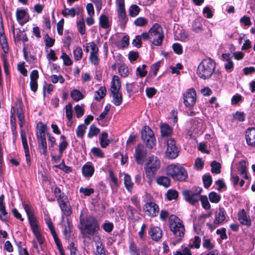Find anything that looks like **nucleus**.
<instances>
[{"instance_id": "nucleus-1", "label": "nucleus", "mask_w": 255, "mask_h": 255, "mask_svg": "<svg viewBox=\"0 0 255 255\" xmlns=\"http://www.w3.org/2000/svg\"><path fill=\"white\" fill-rule=\"evenodd\" d=\"M79 228L83 236L89 237L99 230L100 225L94 217L88 216L80 218Z\"/></svg>"}, {"instance_id": "nucleus-2", "label": "nucleus", "mask_w": 255, "mask_h": 255, "mask_svg": "<svg viewBox=\"0 0 255 255\" xmlns=\"http://www.w3.org/2000/svg\"><path fill=\"white\" fill-rule=\"evenodd\" d=\"M215 68V62L210 58H205L198 65L197 74L200 78L208 79L211 78Z\"/></svg>"}, {"instance_id": "nucleus-3", "label": "nucleus", "mask_w": 255, "mask_h": 255, "mask_svg": "<svg viewBox=\"0 0 255 255\" xmlns=\"http://www.w3.org/2000/svg\"><path fill=\"white\" fill-rule=\"evenodd\" d=\"M169 227L175 237H177V241L174 243L180 242L185 234V227L183 223L178 217L174 215L169 216L168 220Z\"/></svg>"}, {"instance_id": "nucleus-4", "label": "nucleus", "mask_w": 255, "mask_h": 255, "mask_svg": "<svg viewBox=\"0 0 255 255\" xmlns=\"http://www.w3.org/2000/svg\"><path fill=\"white\" fill-rule=\"evenodd\" d=\"M160 167V161L158 158L153 155L149 157L145 164L144 170L146 177L148 178V182L150 184Z\"/></svg>"}, {"instance_id": "nucleus-5", "label": "nucleus", "mask_w": 255, "mask_h": 255, "mask_svg": "<svg viewBox=\"0 0 255 255\" xmlns=\"http://www.w3.org/2000/svg\"><path fill=\"white\" fill-rule=\"evenodd\" d=\"M166 173L174 180L183 181L188 177L186 170L179 164H170L167 167Z\"/></svg>"}, {"instance_id": "nucleus-6", "label": "nucleus", "mask_w": 255, "mask_h": 255, "mask_svg": "<svg viewBox=\"0 0 255 255\" xmlns=\"http://www.w3.org/2000/svg\"><path fill=\"white\" fill-rule=\"evenodd\" d=\"M150 41L155 46L161 45L164 33L162 27L158 23H154L149 29Z\"/></svg>"}, {"instance_id": "nucleus-7", "label": "nucleus", "mask_w": 255, "mask_h": 255, "mask_svg": "<svg viewBox=\"0 0 255 255\" xmlns=\"http://www.w3.org/2000/svg\"><path fill=\"white\" fill-rule=\"evenodd\" d=\"M141 136L147 148H152L156 144V139L153 131L148 127L144 126L141 130Z\"/></svg>"}, {"instance_id": "nucleus-8", "label": "nucleus", "mask_w": 255, "mask_h": 255, "mask_svg": "<svg viewBox=\"0 0 255 255\" xmlns=\"http://www.w3.org/2000/svg\"><path fill=\"white\" fill-rule=\"evenodd\" d=\"M164 142L166 143V156L170 159L176 158L178 155L179 149L174 139L169 137L168 139H165Z\"/></svg>"}, {"instance_id": "nucleus-9", "label": "nucleus", "mask_w": 255, "mask_h": 255, "mask_svg": "<svg viewBox=\"0 0 255 255\" xmlns=\"http://www.w3.org/2000/svg\"><path fill=\"white\" fill-rule=\"evenodd\" d=\"M183 103L185 107L191 110L194 107L196 101V92L194 88L186 91L183 95Z\"/></svg>"}, {"instance_id": "nucleus-10", "label": "nucleus", "mask_w": 255, "mask_h": 255, "mask_svg": "<svg viewBox=\"0 0 255 255\" xmlns=\"http://www.w3.org/2000/svg\"><path fill=\"white\" fill-rule=\"evenodd\" d=\"M226 219V212L224 208H219L215 213V218L213 224L207 223V226L212 231L220 224H222Z\"/></svg>"}, {"instance_id": "nucleus-11", "label": "nucleus", "mask_w": 255, "mask_h": 255, "mask_svg": "<svg viewBox=\"0 0 255 255\" xmlns=\"http://www.w3.org/2000/svg\"><path fill=\"white\" fill-rule=\"evenodd\" d=\"M143 210L146 215L156 217L158 214L159 208L154 202H147L143 207Z\"/></svg>"}, {"instance_id": "nucleus-12", "label": "nucleus", "mask_w": 255, "mask_h": 255, "mask_svg": "<svg viewBox=\"0 0 255 255\" xmlns=\"http://www.w3.org/2000/svg\"><path fill=\"white\" fill-rule=\"evenodd\" d=\"M146 150L144 145L141 144H138L135 148V159L137 164H142L144 158L146 156Z\"/></svg>"}, {"instance_id": "nucleus-13", "label": "nucleus", "mask_w": 255, "mask_h": 255, "mask_svg": "<svg viewBox=\"0 0 255 255\" xmlns=\"http://www.w3.org/2000/svg\"><path fill=\"white\" fill-rule=\"evenodd\" d=\"M16 20L20 25L27 23L30 19L27 9H17L15 13Z\"/></svg>"}, {"instance_id": "nucleus-14", "label": "nucleus", "mask_w": 255, "mask_h": 255, "mask_svg": "<svg viewBox=\"0 0 255 255\" xmlns=\"http://www.w3.org/2000/svg\"><path fill=\"white\" fill-rule=\"evenodd\" d=\"M116 4L120 19L126 22L127 18L125 6V0H116Z\"/></svg>"}, {"instance_id": "nucleus-15", "label": "nucleus", "mask_w": 255, "mask_h": 255, "mask_svg": "<svg viewBox=\"0 0 255 255\" xmlns=\"http://www.w3.org/2000/svg\"><path fill=\"white\" fill-rule=\"evenodd\" d=\"M3 201L4 195L2 194L0 196V220L7 223L9 220V215L6 210Z\"/></svg>"}, {"instance_id": "nucleus-16", "label": "nucleus", "mask_w": 255, "mask_h": 255, "mask_svg": "<svg viewBox=\"0 0 255 255\" xmlns=\"http://www.w3.org/2000/svg\"><path fill=\"white\" fill-rule=\"evenodd\" d=\"M30 227L37 242L39 245H42L44 243L45 238L40 232L37 223L30 225Z\"/></svg>"}, {"instance_id": "nucleus-17", "label": "nucleus", "mask_w": 255, "mask_h": 255, "mask_svg": "<svg viewBox=\"0 0 255 255\" xmlns=\"http://www.w3.org/2000/svg\"><path fill=\"white\" fill-rule=\"evenodd\" d=\"M245 138L247 143L248 145L255 147V128H248L245 133Z\"/></svg>"}, {"instance_id": "nucleus-18", "label": "nucleus", "mask_w": 255, "mask_h": 255, "mask_svg": "<svg viewBox=\"0 0 255 255\" xmlns=\"http://www.w3.org/2000/svg\"><path fill=\"white\" fill-rule=\"evenodd\" d=\"M185 200L192 205H195L199 200V196L190 190H185L182 192Z\"/></svg>"}, {"instance_id": "nucleus-19", "label": "nucleus", "mask_w": 255, "mask_h": 255, "mask_svg": "<svg viewBox=\"0 0 255 255\" xmlns=\"http://www.w3.org/2000/svg\"><path fill=\"white\" fill-rule=\"evenodd\" d=\"M22 143L24 149V152L26 157L27 164L29 166L30 165V156L28 149V146L27 142L25 133L23 129H21L20 130Z\"/></svg>"}, {"instance_id": "nucleus-20", "label": "nucleus", "mask_w": 255, "mask_h": 255, "mask_svg": "<svg viewBox=\"0 0 255 255\" xmlns=\"http://www.w3.org/2000/svg\"><path fill=\"white\" fill-rule=\"evenodd\" d=\"M22 143L24 149V152L26 157L27 164L29 166L30 165V156L28 149V146L27 142L25 133L23 129H21L20 130Z\"/></svg>"}, {"instance_id": "nucleus-21", "label": "nucleus", "mask_w": 255, "mask_h": 255, "mask_svg": "<svg viewBox=\"0 0 255 255\" xmlns=\"http://www.w3.org/2000/svg\"><path fill=\"white\" fill-rule=\"evenodd\" d=\"M239 222L242 225L249 227L251 225V219L245 209L239 211L238 214Z\"/></svg>"}, {"instance_id": "nucleus-22", "label": "nucleus", "mask_w": 255, "mask_h": 255, "mask_svg": "<svg viewBox=\"0 0 255 255\" xmlns=\"http://www.w3.org/2000/svg\"><path fill=\"white\" fill-rule=\"evenodd\" d=\"M44 219L46 224L47 225L48 229H49L53 236L54 242L58 243V241H59L60 240L58 238L54 227L53 226V223L49 216L48 214L44 213Z\"/></svg>"}, {"instance_id": "nucleus-23", "label": "nucleus", "mask_w": 255, "mask_h": 255, "mask_svg": "<svg viewBox=\"0 0 255 255\" xmlns=\"http://www.w3.org/2000/svg\"><path fill=\"white\" fill-rule=\"evenodd\" d=\"M82 172L83 175L85 177L89 178L94 174L95 172L94 166L91 162H87L82 166Z\"/></svg>"}, {"instance_id": "nucleus-24", "label": "nucleus", "mask_w": 255, "mask_h": 255, "mask_svg": "<svg viewBox=\"0 0 255 255\" xmlns=\"http://www.w3.org/2000/svg\"><path fill=\"white\" fill-rule=\"evenodd\" d=\"M148 234L152 240L157 241L162 236V231L158 227H152L149 230Z\"/></svg>"}, {"instance_id": "nucleus-25", "label": "nucleus", "mask_w": 255, "mask_h": 255, "mask_svg": "<svg viewBox=\"0 0 255 255\" xmlns=\"http://www.w3.org/2000/svg\"><path fill=\"white\" fill-rule=\"evenodd\" d=\"M39 77L38 72L37 70H33L31 71L30 78V89L33 92H35L38 88L37 79Z\"/></svg>"}, {"instance_id": "nucleus-26", "label": "nucleus", "mask_w": 255, "mask_h": 255, "mask_svg": "<svg viewBox=\"0 0 255 255\" xmlns=\"http://www.w3.org/2000/svg\"><path fill=\"white\" fill-rule=\"evenodd\" d=\"M0 43L1 45V47L5 53L7 52L8 50V46L7 40L4 34L3 26L2 19L0 18Z\"/></svg>"}, {"instance_id": "nucleus-27", "label": "nucleus", "mask_w": 255, "mask_h": 255, "mask_svg": "<svg viewBox=\"0 0 255 255\" xmlns=\"http://www.w3.org/2000/svg\"><path fill=\"white\" fill-rule=\"evenodd\" d=\"M62 219L61 225L64 227L63 234L66 239H69L70 237L72 225L70 222L69 217H65V220H64V216L63 215Z\"/></svg>"}, {"instance_id": "nucleus-28", "label": "nucleus", "mask_w": 255, "mask_h": 255, "mask_svg": "<svg viewBox=\"0 0 255 255\" xmlns=\"http://www.w3.org/2000/svg\"><path fill=\"white\" fill-rule=\"evenodd\" d=\"M203 19L201 17L196 18L192 22V30L196 33L201 32L203 30L202 25Z\"/></svg>"}, {"instance_id": "nucleus-29", "label": "nucleus", "mask_w": 255, "mask_h": 255, "mask_svg": "<svg viewBox=\"0 0 255 255\" xmlns=\"http://www.w3.org/2000/svg\"><path fill=\"white\" fill-rule=\"evenodd\" d=\"M23 207L27 214L30 225L36 223L37 220L30 206L27 204H24Z\"/></svg>"}, {"instance_id": "nucleus-30", "label": "nucleus", "mask_w": 255, "mask_h": 255, "mask_svg": "<svg viewBox=\"0 0 255 255\" xmlns=\"http://www.w3.org/2000/svg\"><path fill=\"white\" fill-rule=\"evenodd\" d=\"M161 134L162 138L165 141V139H168L172 132V129L170 126L167 124H162L160 127Z\"/></svg>"}, {"instance_id": "nucleus-31", "label": "nucleus", "mask_w": 255, "mask_h": 255, "mask_svg": "<svg viewBox=\"0 0 255 255\" xmlns=\"http://www.w3.org/2000/svg\"><path fill=\"white\" fill-rule=\"evenodd\" d=\"M237 168L240 175L242 177L245 179L248 178L247 173V163L245 160H241L238 163Z\"/></svg>"}, {"instance_id": "nucleus-32", "label": "nucleus", "mask_w": 255, "mask_h": 255, "mask_svg": "<svg viewBox=\"0 0 255 255\" xmlns=\"http://www.w3.org/2000/svg\"><path fill=\"white\" fill-rule=\"evenodd\" d=\"M121 87V83L118 76L114 75L113 76L111 81V91H119Z\"/></svg>"}, {"instance_id": "nucleus-33", "label": "nucleus", "mask_w": 255, "mask_h": 255, "mask_svg": "<svg viewBox=\"0 0 255 255\" xmlns=\"http://www.w3.org/2000/svg\"><path fill=\"white\" fill-rule=\"evenodd\" d=\"M99 24L103 28H108L111 26V21L105 14H102L99 17Z\"/></svg>"}, {"instance_id": "nucleus-34", "label": "nucleus", "mask_w": 255, "mask_h": 255, "mask_svg": "<svg viewBox=\"0 0 255 255\" xmlns=\"http://www.w3.org/2000/svg\"><path fill=\"white\" fill-rule=\"evenodd\" d=\"M38 139V146L40 149V152L43 154H46L47 153V142L45 137H37Z\"/></svg>"}, {"instance_id": "nucleus-35", "label": "nucleus", "mask_w": 255, "mask_h": 255, "mask_svg": "<svg viewBox=\"0 0 255 255\" xmlns=\"http://www.w3.org/2000/svg\"><path fill=\"white\" fill-rule=\"evenodd\" d=\"M111 93L113 97V103L116 106H120L123 102L122 94L119 91L111 92Z\"/></svg>"}, {"instance_id": "nucleus-36", "label": "nucleus", "mask_w": 255, "mask_h": 255, "mask_svg": "<svg viewBox=\"0 0 255 255\" xmlns=\"http://www.w3.org/2000/svg\"><path fill=\"white\" fill-rule=\"evenodd\" d=\"M108 134L106 132H103L99 137L101 146L106 148L110 144V140L108 139Z\"/></svg>"}, {"instance_id": "nucleus-37", "label": "nucleus", "mask_w": 255, "mask_h": 255, "mask_svg": "<svg viewBox=\"0 0 255 255\" xmlns=\"http://www.w3.org/2000/svg\"><path fill=\"white\" fill-rule=\"evenodd\" d=\"M106 89L105 87H101L95 93V100L99 101L103 99L106 94Z\"/></svg>"}, {"instance_id": "nucleus-38", "label": "nucleus", "mask_w": 255, "mask_h": 255, "mask_svg": "<svg viewBox=\"0 0 255 255\" xmlns=\"http://www.w3.org/2000/svg\"><path fill=\"white\" fill-rule=\"evenodd\" d=\"M129 251L130 255H140V250L133 241H130Z\"/></svg>"}, {"instance_id": "nucleus-39", "label": "nucleus", "mask_w": 255, "mask_h": 255, "mask_svg": "<svg viewBox=\"0 0 255 255\" xmlns=\"http://www.w3.org/2000/svg\"><path fill=\"white\" fill-rule=\"evenodd\" d=\"M156 182L158 185H162L165 187H168L170 184V180L166 176H160L156 179Z\"/></svg>"}, {"instance_id": "nucleus-40", "label": "nucleus", "mask_w": 255, "mask_h": 255, "mask_svg": "<svg viewBox=\"0 0 255 255\" xmlns=\"http://www.w3.org/2000/svg\"><path fill=\"white\" fill-rule=\"evenodd\" d=\"M70 96L72 99L76 102L83 99L84 97L82 93L77 89L72 90L70 93Z\"/></svg>"}, {"instance_id": "nucleus-41", "label": "nucleus", "mask_w": 255, "mask_h": 255, "mask_svg": "<svg viewBox=\"0 0 255 255\" xmlns=\"http://www.w3.org/2000/svg\"><path fill=\"white\" fill-rule=\"evenodd\" d=\"M128 11L129 15L130 17H135L139 14L140 11V8L136 4H132L129 7Z\"/></svg>"}, {"instance_id": "nucleus-42", "label": "nucleus", "mask_w": 255, "mask_h": 255, "mask_svg": "<svg viewBox=\"0 0 255 255\" xmlns=\"http://www.w3.org/2000/svg\"><path fill=\"white\" fill-rule=\"evenodd\" d=\"M119 73L123 77H127L129 74V69L125 64H121L119 68Z\"/></svg>"}, {"instance_id": "nucleus-43", "label": "nucleus", "mask_w": 255, "mask_h": 255, "mask_svg": "<svg viewBox=\"0 0 255 255\" xmlns=\"http://www.w3.org/2000/svg\"><path fill=\"white\" fill-rule=\"evenodd\" d=\"M74 58L75 61L80 60L83 55V50L80 47H76L73 50Z\"/></svg>"}, {"instance_id": "nucleus-44", "label": "nucleus", "mask_w": 255, "mask_h": 255, "mask_svg": "<svg viewBox=\"0 0 255 255\" xmlns=\"http://www.w3.org/2000/svg\"><path fill=\"white\" fill-rule=\"evenodd\" d=\"M124 184L126 189L130 191L133 187V183L131 181L130 176L128 174H125V175Z\"/></svg>"}, {"instance_id": "nucleus-45", "label": "nucleus", "mask_w": 255, "mask_h": 255, "mask_svg": "<svg viewBox=\"0 0 255 255\" xmlns=\"http://www.w3.org/2000/svg\"><path fill=\"white\" fill-rule=\"evenodd\" d=\"M76 24L78 31L80 33L81 35L84 34L86 32V26L84 19L82 18L81 19L77 20Z\"/></svg>"}, {"instance_id": "nucleus-46", "label": "nucleus", "mask_w": 255, "mask_h": 255, "mask_svg": "<svg viewBox=\"0 0 255 255\" xmlns=\"http://www.w3.org/2000/svg\"><path fill=\"white\" fill-rule=\"evenodd\" d=\"M134 24L138 27H143L145 26L148 23L147 18L143 17H138L134 21Z\"/></svg>"}, {"instance_id": "nucleus-47", "label": "nucleus", "mask_w": 255, "mask_h": 255, "mask_svg": "<svg viewBox=\"0 0 255 255\" xmlns=\"http://www.w3.org/2000/svg\"><path fill=\"white\" fill-rule=\"evenodd\" d=\"M201 239L198 236H195L190 241L189 246L190 248L199 249L200 247Z\"/></svg>"}, {"instance_id": "nucleus-48", "label": "nucleus", "mask_w": 255, "mask_h": 255, "mask_svg": "<svg viewBox=\"0 0 255 255\" xmlns=\"http://www.w3.org/2000/svg\"><path fill=\"white\" fill-rule=\"evenodd\" d=\"M60 207L63 212L62 216L63 215L64 219L65 220V216H66V217H68V216H70L72 213V211L70 209V206L69 204V203L62 206H60Z\"/></svg>"}, {"instance_id": "nucleus-49", "label": "nucleus", "mask_w": 255, "mask_h": 255, "mask_svg": "<svg viewBox=\"0 0 255 255\" xmlns=\"http://www.w3.org/2000/svg\"><path fill=\"white\" fill-rule=\"evenodd\" d=\"M11 29L15 41H19L20 35H22V33H24L25 31L19 28H15L13 25L11 26Z\"/></svg>"}, {"instance_id": "nucleus-50", "label": "nucleus", "mask_w": 255, "mask_h": 255, "mask_svg": "<svg viewBox=\"0 0 255 255\" xmlns=\"http://www.w3.org/2000/svg\"><path fill=\"white\" fill-rule=\"evenodd\" d=\"M89 60L92 65H98L100 63L99 52L95 54H90Z\"/></svg>"}, {"instance_id": "nucleus-51", "label": "nucleus", "mask_w": 255, "mask_h": 255, "mask_svg": "<svg viewBox=\"0 0 255 255\" xmlns=\"http://www.w3.org/2000/svg\"><path fill=\"white\" fill-rule=\"evenodd\" d=\"M209 198L212 203H218L221 200V196L215 192H212L209 195Z\"/></svg>"}, {"instance_id": "nucleus-52", "label": "nucleus", "mask_w": 255, "mask_h": 255, "mask_svg": "<svg viewBox=\"0 0 255 255\" xmlns=\"http://www.w3.org/2000/svg\"><path fill=\"white\" fill-rule=\"evenodd\" d=\"M87 126L85 125L81 124L79 125L76 129V135L78 137L82 138L84 136Z\"/></svg>"}, {"instance_id": "nucleus-53", "label": "nucleus", "mask_w": 255, "mask_h": 255, "mask_svg": "<svg viewBox=\"0 0 255 255\" xmlns=\"http://www.w3.org/2000/svg\"><path fill=\"white\" fill-rule=\"evenodd\" d=\"M99 132V128H97L95 125H92L89 128L88 137L91 138L94 136L97 135Z\"/></svg>"}, {"instance_id": "nucleus-54", "label": "nucleus", "mask_w": 255, "mask_h": 255, "mask_svg": "<svg viewBox=\"0 0 255 255\" xmlns=\"http://www.w3.org/2000/svg\"><path fill=\"white\" fill-rule=\"evenodd\" d=\"M16 114L19 120V125L21 128L24 123V115L23 112L21 108H18L17 109Z\"/></svg>"}, {"instance_id": "nucleus-55", "label": "nucleus", "mask_w": 255, "mask_h": 255, "mask_svg": "<svg viewBox=\"0 0 255 255\" xmlns=\"http://www.w3.org/2000/svg\"><path fill=\"white\" fill-rule=\"evenodd\" d=\"M199 199L201 201L203 208H204L206 210H208L210 208L211 206L208 201V199L207 196H201L199 198Z\"/></svg>"}, {"instance_id": "nucleus-56", "label": "nucleus", "mask_w": 255, "mask_h": 255, "mask_svg": "<svg viewBox=\"0 0 255 255\" xmlns=\"http://www.w3.org/2000/svg\"><path fill=\"white\" fill-rule=\"evenodd\" d=\"M66 116L69 121H70L72 119V105L71 103H69L65 106Z\"/></svg>"}, {"instance_id": "nucleus-57", "label": "nucleus", "mask_w": 255, "mask_h": 255, "mask_svg": "<svg viewBox=\"0 0 255 255\" xmlns=\"http://www.w3.org/2000/svg\"><path fill=\"white\" fill-rule=\"evenodd\" d=\"M203 247L206 249L210 250L214 248V246L210 239L204 237L203 240Z\"/></svg>"}, {"instance_id": "nucleus-58", "label": "nucleus", "mask_w": 255, "mask_h": 255, "mask_svg": "<svg viewBox=\"0 0 255 255\" xmlns=\"http://www.w3.org/2000/svg\"><path fill=\"white\" fill-rule=\"evenodd\" d=\"M68 146V143L66 140L62 141L59 145V154L58 156V159H60L62 156L63 151L66 149Z\"/></svg>"}, {"instance_id": "nucleus-59", "label": "nucleus", "mask_w": 255, "mask_h": 255, "mask_svg": "<svg viewBox=\"0 0 255 255\" xmlns=\"http://www.w3.org/2000/svg\"><path fill=\"white\" fill-rule=\"evenodd\" d=\"M211 171L212 173L219 174L221 172V165L219 163L216 162V161H214L211 164Z\"/></svg>"}, {"instance_id": "nucleus-60", "label": "nucleus", "mask_w": 255, "mask_h": 255, "mask_svg": "<svg viewBox=\"0 0 255 255\" xmlns=\"http://www.w3.org/2000/svg\"><path fill=\"white\" fill-rule=\"evenodd\" d=\"M57 201L60 207L68 203V198L64 193L59 194V196L57 198Z\"/></svg>"}, {"instance_id": "nucleus-61", "label": "nucleus", "mask_w": 255, "mask_h": 255, "mask_svg": "<svg viewBox=\"0 0 255 255\" xmlns=\"http://www.w3.org/2000/svg\"><path fill=\"white\" fill-rule=\"evenodd\" d=\"M62 14L64 16H67L68 15H70L73 17L75 16L76 11L75 8L73 7L71 9L65 7L64 9L62 11Z\"/></svg>"}, {"instance_id": "nucleus-62", "label": "nucleus", "mask_w": 255, "mask_h": 255, "mask_svg": "<svg viewBox=\"0 0 255 255\" xmlns=\"http://www.w3.org/2000/svg\"><path fill=\"white\" fill-rule=\"evenodd\" d=\"M167 198L168 200L176 199L178 196V193L175 190H169L166 193Z\"/></svg>"}, {"instance_id": "nucleus-63", "label": "nucleus", "mask_w": 255, "mask_h": 255, "mask_svg": "<svg viewBox=\"0 0 255 255\" xmlns=\"http://www.w3.org/2000/svg\"><path fill=\"white\" fill-rule=\"evenodd\" d=\"M191 249L188 245V247L184 248L182 252L176 251L174 253V255H192L190 251Z\"/></svg>"}, {"instance_id": "nucleus-64", "label": "nucleus", "mask_w": 255, "mask_h": 255, "mask_svg": "<svg viewBox=\"0 0 255 255\" xmlns=\"http://www.w3.org/2000/svg\"><path fill=\"white\" fill-rule=\"evenodd\" d=\"M96 247V255H106L104 246L102 243H98Z\"/></svg>"}]
</instances>
